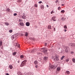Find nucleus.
Here are the masks:
<instances>
[{"label": "nucleus", "mask_w": 75, "mask_h": 75, "mask_svg": "<svg viewBox=\"0 0 75 75\" xmlns=\"http://www.w3.org/2000/svg\"><path fill=\"white\" fill-rule=\"evenodd\" d=\"M19 45V46H18V48H20V45Z\"/></svg>", "instance_id": "5fc2aeb1"}, {"label": "nucleus", "mask_w": 75, "mask_h": 75, "mask_svg": "<svg viewBox=\"0 0 75 75\" xmlns=\"http://www.w3.org/2000/svg\"><path fill=\"white\" fill-rule=\"evenodd\" d=\"M64 57H65V56H63L61 57V60H62V59H64Z\"/></svg>", "instance_id": "aec40b11"}, {"label": "nucleus", "mask_w": 75, "mask_h": 75, "mask_svg": "<svg viewBox=\"0 0 75 75\" xmlns=\"http://www.w3.org/2000/svg\"><path fill=\"white\" fill-rule=\"evenodd\" d=\"M6 11H8H8H10V9L8 8L6 9Z\"/></svg>", "instance_id": "b1692460"}, {"label": "nucleus", "mask_w": 75, "mask_h": 75, "mask_svg": "<svg viewBox=\"0 0 75 75\" xmlns=\"http://www.w3.org/2000/svg\"><path fill=\"white\" fill-rule=\"evenodd\" d=\"M45 46H47V43H44Z\"/></svg>", "instance_id": "58836bf2"}, {"label": "nucleus", "mask_w": 75, "mask_h": 75, "mask_svg": "<svg viewBox=\"0 0 75 75\" xmlns=\"http://www.w3.org/2000/svg\"><path fill=\"white\" fill-rule=\"evenodd\" d=\"M27 62V60H25L23 61L22 63L20 65V67H24L25 64H26V62Z\"/></svg>", "instance_id": "f257e3e1"}, {"label": "nucleus", "mask_w": 75, "mask_h": 75, "mask_svg": "<svg viewBox=\"0 0 75 75\" xmlns=\"http://www.w3.org/2000/svg\"><path fill=\"white\" fill-rule=\"evenodd\" d=\"M71 54H74V52H71Z\"/></svg>", "instance_id": "a19ab883"}, {"label": "nucleus", "mask_w": 75, "mask_h": 75, "mask_svg": "<svg viewBox=\"0 0 75 75\" xmlns=\"http://www.w3.org/2000/svg\"><path fill=\"white\" fill-rule=\"evenodd\" d=\"M20 58H21L23 59V58H24V56H23V55H21L20 56Z\"/></svg>", "instance_id": "4be33fe9"}, {"label": "nucleus", "mask_w": 75, "mask_h": 75, "mask_svg": "<svg viewBox=\"0 0 75 75\" xmlns=\"http://www.w3.org/2000/svg\"><path fill=\"white\" fill-rule=\"evenodd\" d=\"M35 68H37L38 67V66H36L35 67Z\"/></svg>", "instance_id": "de8ad7c7"}, {"label": "nucleus", "mask_w": 75, "mask_h": 75, "mask_svg": "<svg viewBox=\"0 0 75 75\" xmlns=\"http://www.w3.org/2000/svg\"><path fill=\"white\" fill-rule=\"evenodd\" d=\"M28 33L26 32L25 34V36H26V37H27L28 36Z\"/></svg>", "instance_id": "412c9836"}, {"label": "nucleus", "mask_w": 75, "mask_h": 75, "mask_svg": "<svg viewBox=\"0 0 75 75\" xmlns=\"http://www.w3.org/2000/svg\"><path fill=\"white\" fill-rule=\"evenodd\" d=\"M46 6H47V8L49 7V6L48 5H47Z\"/></svg>", "instance_id": "c03bdc74"}, {"label": "nucleus", "mask_w": 75, "mask_h": 75, "mask_svg": "<svg viewBox=\"0 0 75 75\" xmlns=\"http://www.w3.org/2000/svg\"><path fill=\"white\" fill-rule=\"evenodd\" d=\"M56 18V17H55V16H53L52 17V19L54 21H56V20H55Z\"/></svg>", "instance_id": "1a4fd4ad"}, {"label": "nucleus", "mask_w": 75, "mask_h": 75, "mask_svg": "<svg viewBox=\"0 0 75 75\" xmlns=\"http://www.w3.org/2000/svg\"><path fill=\"white\" fill-rule=\"evenodd\" d=\"M19 22H21V19H19Z\"/></svg>", "instance_id": "37998d69"}, {"label": "nucleus", "mask_w": 75, "mask_h": 75, "mask_svg": "<svg viewBox=\"0 0 75 75\" xmlns=\"http://www.w3.org/2000/svg\"><path fill=\"white\" fill-rule=\"evenodd\" d=\"M17 1L18 2H22V0H18Z\"/></svg>", "instance_id": "72a5a7b5"}, {"label": "nucleus", "mask_w": 75, "mask_h": 75, "mask_svg": "<svg viewBox=\"0 0 75 75\" xmlns=\"http://www.w3.org/2000/svg\"><path fill=\"white\" fill-rule=\"evenodd\" d=\"M65 13V11L63 10H62V11H61V13Z\"/></svg>", "instance_id": "a878e982"}, {"label": "nucleus", "mask_w": 75, "mask_h": 75, "mask_svg": "<svg viewBox=\"0 0 75 75\" xmlns=\"http://www.w3.org/2000/svg\"><path fill=\"white\" fill-rule=\"evenodd\" d=\"M6 75H9V74L8 73H7Z\"/></svg>", "instance_id": "8fccbe9b"}, {"label": "nucleus", "mask_w": 75, "mask_h": 75, "mask_svg": "<svg viewBox=\"0 0 75 75\" xmlns=\"http://www.w3.org/2000/svg\"><path fill=\"white\" fill-rule=\"evenodd\" d=\"M3 42L2 41H0V47H1L2 45H3Z\"/></svg>", "instance_id": "4468645a"}, {"label": "nucleus", "mask_w": 75, "mask_h": 75, "mask_svg": "<svg viewBox=\"0 0 75 75\" xmlns=\"http://www.w3.org/2000/svg\"><path fill=\"white\" fill-rule=\"evenodd\" d=\"M62 6H64V5L63 4H62Z\"/></svg>", "instance_id": "3c124183"}, {"label": "nucleus", "mask_w": 75, "mask_h": 75, "mask_svg": "<svg viewBox=\"0 0 75 75\" xmlns=\"http://www.w3.org/2000/svg\"><path fill=\"white\" fill-rule=\"evenodd\" d=\"M53 59H54V61H58L59 59H58V57L57 56L53 57Z\"/></svg>", "instance_id": "7ed1b4c3"}, {"label": "nucleus", "mask_w": 75, "mask_h": 75, "mask_svg": "<svg viewBox=\"0 0 75 75\" xmlns=\"http://www.w3.org/2000/svg\"><path fill=\"white\" fill-rule=\"evenodd\" d=\"M21 36H23V35H24V34H21Z\"/></svg>", "instance_id": "a18cd8bd"}, {"label": "nucleus", "mask_w": 75, "mask_h": 75, "mask_svg": "<svg viewBox=\"0 0 75 75\" xmlns=\"http://www.w3.org/2000/svg\"><path fill=\"white\" fill-rule=\"evenodd\" d=\"M18 75H23V74L21 72H19Z\"/></svg>", "instance_id": "c85d7f7f"}, {"label": "nucleus", "mask_w": 75, "mask_h": 75, "mask_svg": "<svg viewBox=\"0 0 75 75\" xmlns=\"http://www.w3.org/2000/svg\"><path fill=\"white\" fill-rule=\"evenodd\" d=\"M17 15V14L16 13H15L13 14V16H16Z\"/></svg>", "instance_id": "e433bc0d"}, {"label": "nucleus", "mask_w": 75, "mask_h": 75, "mask_svg": "<svg viewBox=\"0 0 75 75\" xmlns=\"http://www.w3.org/2000/svg\"><path fill=\"white\" fill-rule=\"evenodd\" d=\"M37 51H38V50H35V49H33V50L32 51V52H37Z\"/></svg>", "instance_id": "6e6552de"}, {"label": "nucleus", "mask_w": 75, "mask_h": 75, "mask_svg": "<svg viewBox=\"0 0 75 75\" xmlns=\"http://www.w3.org/2000/svg\"><path fill=\"white\" fill-rule=\"evenodd\" d=\"M58 10H61V7H59L58 8Z\"/></svg>", "instance_id": "473e14b6"}, {"label": "nucleus", "mask_w": 75, "mask_h": 75, "mask_svg": "<svg viewBox=\"0 0 75 75\" xmlns=\"http://www.w3.org/2000/svg\"><path fill=\"white\" fill-rule=\"evenodd\" d=\"M72 61L74 62V63H75V58H73L72 59Z\"/></svg>", "instance_id": "5701e85b"}, {"label": "nucleus", "mask_w": 75, "mask_h": 75, "mask_svg": "<svg viewBox=\"0 0 75 75\" xmlns=\"http://www.w3.org/2000/svg\"><path fill=\"white\" fill-rule=\"evenodd\" d=\"M1 48V50H3V45H2L1 46H0Z\"/></svg>", "instance_id": "2f4dec72"}, {"label": "nucleus", "mask_w": 75, "mask_h": 75, "mask_svg": "<svg viewBox=\"0 0 75 75\" xmlns=\"http://www.w3.org/2000/svg\"><path fill=\"white\" fill-rule=\"evenodd\" d=\"M39 4H41V3H42V1H40L39 2Z\"/></svg>", "instance_id": "79ce46f5"}, {"label": "nucleus", "mask_w": 75, "mask_h": 75, "mask_svg": "<svg viewBox=\"0 0 75 75\" xmlns=\"http://www.w3.org/2000/svg\"><path fill=\"white\" fill-rule=\"evenodd\" d=\"M16 54H17V52H14L13 53L12 55H16Z\"/></svg>", "instance_id": "dca6fc26"}, {"label": "nucleus", "mask_w": 75, "mask_h": 75, "mask_svg": "<svg viewBox=\"0 0 75 75\" xmlns=\"http://www.w3.org/2000/svg\"><path fill=\"white\" fill-rule=\"evenodd\" d=\"M5 24L6 25H9V23H5Z\"/></svg>", "instance_id": "cd10ccee"}, {"label": "nucleus", "mask_w": 75, "mask_h": 75, "mask_svg": "<svg viewBox=\"0 0 75 75\" xmlns=\"http://www.w3.org/2000/svg\"><path fill=\"white\" fill-rule=\"evenodd\" d=\"M18 63H19L20 62V61H18Z\"/></svg>", "instance_id": "603ef678"}, {"label": "nucleus", "mask_w": 75, "mask_h": 75, "mask_svg": "<svg viewBox=\"0 0 75 75\" xmlns=\"http://www.w3.org/2000/svg\"><path fill=\"white\" fill-rule=\"evenodd\" d=\"M34 64H38V62L37 61H35L34 62Z\"/></svg>", "instance_id": "ddd939ff"}, {"label": "nucleus", "mask_w": 75, "mask_h": 75, "mask_svg": "<svg viewBox=\"0 0 75 75\" xmlns=\"http://www.w3.org/2000/svg\"><path fill=\"white\" fill-rule=\"evenodd\" d=\"M44 59L45 61V63L46 64V63H47V59H48V57H44Z\"/></svg>", "instance_id": "20e7f679"}, {"label": "nucleus", "mask_w": 75, "mask_h": 75, "mask_svg": "<svg viewBox=\"0 0 75 75\" xmlns=\"http://www.w3.org/2000/svg\"><path fill=\"white\" fill-rule=\"evenodd\" d=\"M47 28L49 30H51V26L49 25L47 27Z\"/></svg>", "instance_id": "9d476101"}, {"label": "nucleus", "mask_w": 75, "mask_h": 75, "mask_svg": "<svg viewBox=\"0 0 75 75\" xmlns=\"http://www.w3.org/2000/svg\"><path fill=\"white\" fill-rule=\"evenodd\" d=\"M9 68H10V69H13V66H12V65H10L9 66Z\"/></svg>", "instance_id": "6ab92c4d"}, {"label": "nucleus", "mask_w": 75, "mask_h": 75, "mask_svg": "<svg viewBox=\"0 0 75 75\" xmlns=\"http://www.w3.org/2000/svg\"><path fill=\"white\" fill-rule=\"evenodd\" d=\"M65 18H61V20H62V21H65Z\"/></svg>", "instance_id": "393cba45"}, {"label": "nucleus", "mask_w": 75, "mask_h": 75, "mask_svg": "<svg viewBox=\"0 0 75 75\" xmlns=\"http://www.w3.org/2000/svg\"><path fill=\"white\" fill-rule=\"evenodd\" d=\"M16 38V37L15 36L13 35L12 36L11 38L12 40H13L14 38Z\"/></svg>", "instance_id": "a211bd4d"}, {"label": "nucleus", "mask_w": 75, "mask_h": 75, "mask_svg": "<svg viewBox=\"0 0 75 75\" xmlns=\"http://www.w3.org/2000/svg\"><path fill=\"white\" fill-rule=\"evenodd\" d=\"M26 26H30V23L29 22H26Z\"/></svg>", "instance_id": "9b49d317"}, {"label": "nucleus", "mask_w": 75, "mask_h": 75, "mask_svg": "<svg viewBox=\"0 0 75 75\" xmlns=\"http://www.w3.org/2000/svg\"><path fill=\"white\" fill-rule=\"evenodd\" d=\"M64 31L65 32H66L67 31V30L65 29V30H64Z\"/></svg>", "instance_id": "49530a36"}, {"label": "nucleus", "mask_w": 75, "mask_h": 75, "mask_svg": "<svg viewBox=\"0 0 75 75\" xmlns=\"http://www.w3.org/2000/svg\"><path fill=\"white\" fill-rule=\"evenodd\" d=\"M57 70L58 71H60L61 70V68L59 67H58L57 68Z\"/></svg>", "instance_id": "f3484780"}, {"label": "nucleus", "mask_w": 75, "mask_h": 75, "mask_svg": "<svg viewBox=\"0 0 75 75\" xmlns=\"http://www.w3.org/2000/svg\"><path fill=\"white\" fill-rule=\"evenodd\" d=\"M55 12L54 11H52L50 13L51 14H53V13H54Z\"/></svg>", "instance_id": "c756f323"}, {"label": "nucleus", "mask_w": 75, "mask_h": 75, "mask_svg": "<svg viewBox=\"0 0 75 75\" xmlns=\"http://www.w3.org/2000/svg\"><path fill=\"white\" fill-rule=\"evenodd\" d=\"M55 68V66L54 65H52L51 64H50L49 69L50 71H51L52 69Z\"/></svg>", "instance_id": "f03ea898"}, {"label": "nucleus", "mask_w": 75, "mask_h": 75, "mask_svg": "<svg viewBox=\"0 0 75 75\" xmlns=\"http://www.w3.org/2000/svg\"><path fill=\"white\" fill-rule=\"evenodd\" d=\"M64 28L65 29H67V25H64Z\"/></svg>", "instance_id": "f704fd0d"}, {"label": "nucleus", "mask_w": 75, "mask_h": 75, "mask_svg": "<svg viewBox=\"0 0 75 75\" xmlns=\"http://www.w3.org/2000/svg\"><path fill=\"white\" fill-rule=\"evenodd\" d=\"M65 51L66 52H68V50H67V49H66L65 50Z\"/></svg>", "instance_id": "ea45409f"}, {"label": "nucleus", "mask_w": 75, "mask_h": 75, "mask_svg": "<svg viewBox=\"0 0 75 75\" xmlns=\"http://www.w3.org/2000/svg\"><path fill=\"white\" fill-rule=\"evenodd\" d=\"M69 45L70 47H71V48H72V47H74L75 45L73 43H70Z\"/></svg>", "instance_id": "423d86ee"}, {"label": "nucleus", "mask_w": 75, "mask_h": 75, "mask_svg": "<svg viewBox=\"0 0 75 75\" xmlns=\"http://www.w3.org/2000/svg\"><path fill=\"white\" fill-rule=\"evenodd\" d=\"M69 60V59H66V62H68V61Z\"/></svg>", "instance_id": "c9c22d12"}, {"label": "nucleus", "mask_w": 75, "mask_h": 75, "mask_svg": "<svg viewBox=\"0 0 75 75\" xmlns=\"http://www.w3.org/2000/svg\"><path fill=\"white\" fill-rule=\"evenodd\" d=\"M19 25L21 26H24V23L21 22L19 23Z\"/></svg>", "instance_id": "0eeeda50"}, {"label": "nucleus", "mask_w": 75, "mask_h": 75, "mask_svg": "<svg viewBox=\"0 0 75 75\" xmlns=\"http://www.w3.org/2000/svg\"><path fill=\"white\" fill-rule=\"evenodd\" d=\"M15 44H16L15 46V47H17V43H16Z\"/></svg>", "instance_id": "09e8293b"}, {"label": "nucleus", "mask_w": 75, "mask_h": 75, "mask_svg": "<svg viewBox=\"0 0 75 75\" xmlns=\"http://www.w3.org/2000/svg\"><path fill=\"white\" fill-rule=\"evenodd\" d=\"M41 9H42V10H43V9H44V5H42L41 6Z\"/></svg>", "instance_id": "bb28decb"}, {"label": "nucleus", "mask_w": 75, "mask_h": 75, "mask_svg": "<svg viewBox=\"0 0 75 75\" xmlns=\"http://www.w3.org/2000/svg\"><path fill=\"white\" fill-rule=\"evenodd\" d=\"M9 33H12V32H13V30H9Z\"/></svg>", "instance_id": "7c9ffc66"}, {"label": "nucleus", "mask_w": 75, "mask_h": 75, "mask_svg": "<svg viewBox=\"0 0 75 75\" xmlns=\"http://www.w3.org/2000/svg\"><path fill=\"white\" fill-rule=\"evenodd\" d=\"M25 18H26V16L25 15H23L22 16V18H23V19H25Z\"/></svg>", "instance_id": "f8f14e48"}, {"label": "nucleus", "mask_w": 75, "mask_h": 75, "mask_svg": "<svg viewBox=\"0 0 75 75\" xmlns=\"http://www.w3.org/2000/svg\"><path fill=\"white\" fill-rule=\"evenodd\" d=\"M34 6L35 7H37V4H35L34 5Z\"/></svg>", "instance_id": "4c0bfd02"}, {"label": "nucleus", "mask_w": 75, "mask_h": 75, "mask_svg": "<svg viewBox=\"0 0 75 75\" xmlns=\"http://www.w3.org/2000/svg\"><path fill=\"white\" fill-rule=\"evenodd\" d=\"M42 50H43V53L44 54H45V53L46 52H47V50L45 49L44 48H43Z\"/></svg>", "instance_id": "39448f33"}, {"label": "nucleus", "mask_w": 75, "mask_h": 75, "mask_svg": "<svg viewBox=\"0 0 75 75\" xmlns=\"http://www.w3.org/2000/svg\"><path fill=\"white\" fill-rule=\"evenodd\" d=\"M66 73L68 75H69L70 74V72L69 71H66Z\"/></svg>", "instance_id": "2eb2a0df"}, {"label": "nucleus", "mask_w": 75, "mask_h": 75, "mask_svg": "<svg viewBox=\"0 0 75 75\" xmlns=\"http://www.w3.org/2000/svg\"><path fill=\"white\" fill-rule=\"evenodd\" d=\"M54 31H55V28H54Z\"/></svg>", "instance_id": "864d4df0"}, {"label": "nucleus", "mask_w": 75, "mask_h": 75, "mask_svg": "<svg viewBox=\"0 0 75 75\" xmlns=\"http://www.w3.org/2000/svg\"><path fill=\"white\" fill-rule=\"evenodd\" d=\"M0 57H1L0 56Z\"/></svg>", "instance_id": "6e6d98bb"}]
</instances>
